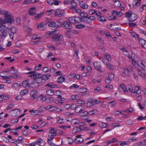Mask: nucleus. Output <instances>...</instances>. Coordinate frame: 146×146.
Here are the masks:
<instances>
[{
	"mask_svg": "<svg viewBox=\"0 0 146 146\" xmlns=\"http://www.w3.org/2000/svg\"><path fill=\"white\" fill-rule=\"evenodd\" d=\"M133 123V121L131 119L128 120L126 122V123L127 125H132Z\"/></svg>",
	"mask_w": 146,
	"mask_h": 146,
	"instance_id": "46",
	"label": "nucleus"
},
{
	"mask_svg": "<svg viewBox=\"0 0 146 146\" xmlns=\"http://www.w3.org/2000/svg\"><path fill=\"white\" fill-rule=\"evenodd\" d=\"M34 77H33V79L35 80L36 78H39L40 77H42V75L39 73L35 74Z\"/></svg>",
	"mask_w": 146,
	"mask_h": 146,
	"instance_id": "33",
	"label": "nucleus"
},
{
	"mask_svg": "<svg viewBox=\"0 0 146 146\" xmlns=\"http://www.w3.org/2000/svg\"><path fill=\"white\" fill-rule=\"evenodd\" d=\"M80 15L81 16V18L82 19V21H83V19H84L88 17V14L85 12H82L80 13Z\"/></svg>",
	"mask_w": 146,
	"mask_h": 146,
	"instance_id": "18",
	"label": "nucleus"
},
{
	"mask_svg": "<svg viewBox=\"0 0 146 146\" xmlns=\"http://www.w3.org/2000/svg\"><path fill=\"white\" fill-rule=\"evenodd\" d=\"M70 106V109H71L72 110H75L76 106L75 104H72L71 106Z\"/></svg>",
	"mask_w": 146,
	"mask_h": 146,
	"instance_id": "54",
	"label": "nucleus"
},
{
	"mask_svg": "<svg viewBox=\"0 0 146 146\" xmlns=\"http://www.w3.org/2000/svg\"><path fill=\"white\" fill-rule=\"evenodd\" d=\"M42 14L43 13H40L39 14H37L35 16V18L36 19H39L41 17Z\"/></svg>",
	"mask_w": 146,
	"mask_h": 146,
	"instance_id": "50",
	"label": "nucleus"
},
{
	"mask_svg": "<svg viewBox=\"0 0 146 146\" xmlns=\"http://www.w3.org/2000/svg\"><path fill=\"white\" fill-rule=\"evenodd\" d=\"M108 123H102V124L101 125V126L100 127L102 128H107L108 127L107 126V125H108Z\"/></svg>",
	"mask_w": 146,
	"mask_h": 146,
	"instance_id": "53",
	"label": "nucleus"
},
{
	"mask_svg": "<svg viewBox=\"0 0 146 146\" xmlns=\"http://www.w3.org/2000/svg\"><path fill=\"white\" fill-rule=\"evenodd\" d=\"M65 78L63 77H60L57 79V81L59 83H62L65 81Z\"/></svg>",
	"mask_w": 146,
	"mask_h": 146,
	"instance_id": "29",
	"label": "nucleus"
},
{
	"mask_svg": "<svg viewBox=\"0 0 146 146\" xmlns=\"http://www.w3.org/2000/svg\"><path fill=\"white\" fill-rule=\"evenodd\" d=\"M106 65L107 68L110 70H112L114 69V66L113 65L110 64L109 62H106Z\"/></svg>",
	"mask_w": 146,
	"mask_h": 146,
	"instance_id": "14",
	"label": "nucleus"
},
{
	"mask_svg": "<svg viewBox=\"0 0 146 146\" xmlns=\"http://www.w3.org/2000/svg\"><path fill=\"white\" fill-rule=\"evenodd\" d=\"M80 130H78V127H76L74 128L72 131V133H75L77 132H79Z\"/></svg>",
	"mask_w": 146,
	"mask_h": 146,
	"instance_id": "44",
	"label": "nucleus"
},
{
	"mask_svg": "<svg viewBox=\"0 0 146 146\" xmlns=\"http://www.w3.org/2000/svg\"><path fill=\"white\" fill-rule=\"evenodd\" d=\"M112 16H111L109 17H108V19L112 21V20H113V19H116L115 17V16L113 15L114 14H113V13H112Z\"/></svg>",
	"mask_w": 146,
	"mask_h": 146,
	"instance_id": "49",
	"label": "nucleus"
},
{
	"mask_svg": "<svg viewBox=\"0 0 146 146\" xmlns=\"http://www.w3.org/2000/svg\"><path fill=\"white\" fill-rule=\"evenodd\" d=\"M37 101H40L42 100V101H45L47 100V99L45 97L43 96L42 95H41L39 96L37 98Z\"/></svg>",
	"mask_w": 146,
	"mask_h": 146,
	"instance_id": "19",
	"label": "nucleus"
},
{
	"mask_svg": "<svg viewBox=\"0 0 146 146\" xmlns=\"http://www.w3.org/2000/svg\"><path fill=\"white\" fill-rule=\"evenodd\" d=\"M79 86L77 84H73L70 87V89H72V88H78Z\"/></svg>",
	"mask_w": 146,
	"mask_h": 146,
	"instance_id": "55",
	"label": "nucleus"
},
{
	"mask_svg": "<svg viewBox=\"0 0 146 146\" xmlns=\"http://www.w3.org/2000/svg\"><path fill=\"white\" fill-rule=\"evenodd\" d=\"M68 20L71 23H75L74 17H70L68 19Z\"/></svg>",
	"mask_w": 146,
	"mask_h": 146,
	"instance_id": "23",
	"label": "nucleus"
},
{
	"mask_svg": "<svg viewBox=\"0 0 146 146\" xmlns=\"http://www.w3.org/2000/svg\"><path fill=\"white\" fill-rule=\"evenodd\" d=\"M42 77H40L39 78H38L37 79L36 78L34 80L35 81H36L38 83L40 84L41 83L42 81Z\"/></svg>",
	"mask_w": 146,
	"mask_h": 146,
	"instance_id": "35",
	"label": "nucleus"
},
{
	"mask_svg": "<svg viewBox=\"0 0 146 146\" xmlns=\"http://www.w3.org/2000/svg\"><path fill=\"white\" fill-rule=\"evenodd\" d=\"M108 104L111 107H113L115 106L116 103L115 101H111L109 102Z\"/></svg>",
	"mask_w": 146,
	"mask_h": 146,
	"instance_id": "43",
	"label": "nucleus"
},
{
	"mask_svg": "<svg viewBox=\"0 0 146 146\" xmlns=\"http://www.w3.org/2000/svg\"><path fill=\"white\" fill-rule=\"evenodd\" d=\"M111 80L110 79V78L108 77L106 79L105 82L107 84H110L111 82Z\"/></svg>",
	"mask_w": 146,
	"mask_h": 146,
	"instance_id": "64",
	"label": "nucleus"
},
{
	"mask_svg": "<svg viewBox=\"0 0 146 146\" xmlns=\"http://www.w3.org/2000/svg\"><path fill=\"white\" fill-rule=\"evenodd\" d=\"M135 54L134 53H132L131 54V58L133 61H134L135 60Z\"/></svg>",
	"mask_w": 146,
	"mask_h": 146,
	"instance_id": "60",
	"label": "nucleus"
},
{
	"mask_svg": "<svg viewBox=\"0 0 146 146\" xmlns=\"http://www.w3.org/2000/svg\"><path fill=\"white\" fill-rule=\"evenodd\" d=\"M76 28L78 29H82L85 27V25H84L80 24L77 25L75 26Z\"/></svg>",
	"mask_w": 146,
	"mask_h": 146,
	"instance_id": "39",
	"label": "nucleus"
},
{
	"mask_svg": "<svg viewBox=\"0 0 146 146\" xmlns=\"http://www.w3.org/2000/svg\"><path fill=\"white\" fill-rule=\"evenodd\" d=\"M23 86L25 88H29L30 86L28 82L27 81L25 80V81H23V83H22Z\"/></svg>",
	"mask_w": 146,
	"mask_h": 146,
	"instance_id": "24",
	"label": "nucleus"
},
{
	"mask_svg": "<svg viewBox=\"0 0 146 146\" xmlns=\"http://www.w3.org/2000/svg\"><path fill=\"white\" fill-rule=\"evenodd\" d=\"M62 36L61 35H58L53 36L52 40L53 41L56 42V46H57L58 44H60V41L62 40Z\"/></svg>",
	"mask_w": 146,
	"mask_h": 146,
	"instance_id": "2",
	"label": "nucleus"
},
{
	"mask_svg": "<svg viewBox=\"0 0 146 146\" xmlns=\"http://www.w3.org/2000/svg\"><path fill=\"white\" fill-rule=\"evenodd\" d=\"M105 56L106 57V58L108 62L110 61L111 59V57L109 54H105Z\"/></svg>",
	"mask_w": 146,
	"mask_h": 146,
	"instance_id": "45",
	"label": "nucleus"
},
{
	"mask_svg": "<svg viewBox=\"0 0 146 146\" xmlns=\"http://www.w3.org/2000/svg\"><path fill=\"white\" fill-rule=\"evenodd\" d=\"M49 136H54L56 135V130H54L53 128L49 130Z\"/></svg>",
	"mask_w": 146,
	"mask_h": 146,
	"instance_id": "10",
	"label": "nucleus"
},
{
	"mask_svg": "<svg viewBox=\"0 0 146 146\" xmlns=\"http://www.w3.org/2000/svg\"><path fill=\"white\" fill-rule=\"evenodd\" d=\"M91 20L89 17H87L86 18H85L84 19H83V21L88 23H91L92 22Z\"/></svg>",
	"mask_w": 146,
	"mask_h": 146,
	"instance_id": "41",
	"label": "nucleus"
},
{
	"mask_svg": "<svg viewBox=\"0 0 146 146\" xmlns=\"http://www.w3.org/2000/svg\"><path fill=\"white\" fill-rule=\"evenodd\" d=\"M119 89L120 91H123L124 92H127L128 90H126L125 89H126V86L124 84H121L119 85Z\"/></svg>",
	"mask_w": 146,
	"mask_h": 146,
	"instance_id": "9",
	"label": "nucleus"
},
{
	"mask_svg": "<svg viewBox=\"0 0 146 146\" xmlns=\"http://www.w3.org/2000/svg\"><path fill=\"white\" fill-rule=\"evenodd\" d=\"M62 26L67 30L71 29L72 28L71 23L69 21H67L63 22Z\"/></svg>",
	"mask_w": 146,
	"mask_h": 146,
	"instance_id": "3",
	"label": "nucleus"
},
{
	"mask_svg": "<svg viewBox=\"0 0 146 146\" xmlns=\"http://www.w3.org/2000/svg\"><path fill=\"white\" fill-rule=\"evenodd\" d=\"M84 140L83 138H81L80 139H78V138H76L75 139L74 141L76 142V143L77 144H78L79 143H81Z\"/></svg>",
	"mask_w": 146,
	"mask_h": 146,
	"instance_id": "28",
	"label": "nucleus"
},
{
	"mask_svg": "<svg viewBox=\"0 0 146 146\" xmlns=\"http://www.w3.org/2000/svg\"><path fill=\"white\" fill-rule=\"evenodd\" d=\"M35 9V7H32L30 8V9L29 11L30 15H33L36 14V12Z\"/></svg>",
	"mask_w": 146,
	"mask_h": 146,
	"instance_id": "12",
	"label": "nucleus"
},
{
	"mask_svg": "<svg viewBox=\"0 0 146 146\" xmlns=\"http://www.w3.org/2000/svg\"><path fill=\"white\" fill-rule=\"evenodd\" d=\"M46 86H48L51 88H54L55 87H56V85H55L54 84H51L50 83H48L46 84Z\"/></svg>",
	"mask_w": 146,
	"mask_h": 146,
	"instance_id": "47",
	"label": "nucleus"
},
{
	"mask_svg": "<svg viewBox=\"0 0 146 146\" xmlns=\"http://www.w3.org/2000/svg\"><path fill=\"white\" fill-rule=\"evenodd\" d=\"M28 90L27 89H24L22 90L20 92L21 95H24L27 94L28 93Z\"/></svg>",
	"mask_w": 146,
	"mask_h": 146,
	"instance_id": "25",
	"label": "nucleus"
},
{
	"mask_svg": "<svg viewBox=\"0 0 146 146\" xmlns=\"http://www.w3.org/2000/svg\"><path fill=\"white\" fill-rule=\"evenodd\" d=\"M78 95H73L72 96V98L73 100H77L78 98Z\"/></svg>",
	"mask_w": 146,
	"mask_h": 146,
	"instance_id": "61",
	"label": "nucleus"
},
{
	"mask_svg": "<svg viewBox=\"0 0 146 146\" xmlns=\"http://www.w3.org/2000/svg\"><path fill=\"white\" fill-rule=\"evenodd\" d=\"M51 76L50 75H43L42 76V79L45 80H46L49 79V77Z\"/></svg>",
	"mask_w": 146,
	"mask_h": 146,
	"instance_id": "34",
	"label": "nucleus"
},
{
	"mask_svg": "<svg viewBox=\"0 0 146 146\" xmlns=\"http://www.w3.org/2000/svg\"><path fill=\"white\" fill-rule=\"evenodd\" d=\"M74 17L75 23H80V22L83 21L81 17H78L74 16Z\"/></svg>",
	"mask_w": 146,
	"mask_h": 146,
	"instance_id": "26",
	"label": "nucleus"
},
{
	"mask_svg": "<svg viewBox=\"0 0 146 146\" xmlns=\"http://www.w3.org/2000/svg\"><path fill=\"white\" fill-rule=\"evenodd\" d=\"M139 43L141 44L143 47L145 48L146 47V41L143 39H139Z\"/></svg>",
	"mask_w": 146,
	"mask_h": 146,
	"instance_id": "17",
	"label": "nucleus"
},
{
	"mask_svg": "<svg viewBox=\"0 0 146 146\" xmlns=\"http://www.w3.org/2000/svg\"><path fill=\"white\" fill-rule=\"evenodd\" d=\"M86 69L88 72L89 73H91L92 71V69L91 67L90 66H87L86 68Z\"/></svg>",
	"mask_w": 146,
	"mask_h": 146,
	"instance_id": "58",
	"label": "nucleus"
},
{
	"mask_svg": "<svg viewBox=\"0 0 146 146\" xmlns=\"http://www.w3.org/2000/svg\"><path fill=\"white\" fill-rule=\"evenodd\" d=\"M3 14L5 16V19H3L4 24L8 23L11 24L15 21V19L12 15L7 11H4Z\"/></svg>",
	"mask_w": 146,
	"mask_h": 146,
	"instance_id": "1",
	"label": "nucleus"
},
{
	"mask_svg": "<svg viewBox=\"0 0 146 146\" xmlns=\"http://www.w3.org/2000/svg\"><path fill=\"white\" fill-rule=\"evenodd\" d=\"M98 20L102 22L106 21V19L102 16H100L99 17H98Z\"/></svg>",
	"mask_w": 146,
	"mask_h": 146,
	"instance_id": "37",
	"label": "nucleus"
},
{
	"mask_svg": "<svg viewBox=\"0 0 146 146\" xmlns=\"http://www.w3.org/2000/svg\"><path fill=\"white\" fill-rule=\"evenodd\" d=\"M138 18V15L136 14H132L129 19V21L133 22L136 20Z\"/></svg>",
	"mask_w": 146,
	"mask_h": 146,
	"instance_id": "7",
	"label": "nucleus"
},
{
	"mask_svg": "<svg viewBox=\"0 0 146 146\" xmlns=\"http://www.w3.org/2000/svg\"><path fill=\"white\" fill-rule=\"evenodd\" d=\"M71 5L72 6V7L71 8V9H74L75 10H76V8L77 7V4L74 2H72L71 3Z\"/></svg>",
	"mask_w": 146,
	"mask_h": 146,
	"instance_id": "32",
	"label": "nucleus"
},
{
	"mask_svg": "<svg viewBox=\"0 0 146 146\" xmlns=\"http://www.w3.org/2000/svg\"><path fill=\"white\" fill-rule=\"evenodd\" d=\"M54 14L56 17H61L64 15V11L63 10L58 9L56 11Z\"/></svg>",
	"mask_w": 146,
	"mask_h": 146,
	"instance_id": "5",
	"label": "nucleus"
},
{
	"mask_svg": "<svg viewBox=\"0 0 146 146\" xmlns=\"http://www.w3.org/2000/svg\"><path fill=\"white\" fill-rule=\"evenodd\" d=\"M8 29L11 30V33L14 34L16 33L17 31V30L16 28L15 27H13L11 28V29L10 28H9L8 27L7 28Z\"/></svg>",
	"mask_w": 146,
	"mask_h": 146,
	"instance_id": "36",
	"label": "nucleus"
},
{
	"mask_svg": "<svg viewBox=\"0 0 146 146\" xmlns=\"http://www.w3.org/2000/svg\"><path fill=\"white\" fill-rule=\"evenodd\" d=\"M80 5L81 7L83 9H86L88 7V5L84 3L83 1L80 2Z\"/></svg>",
	"mask_w": 146,
	"mask_h": 146,
	"instance_id": "13",
	"label": "nucleus"
},
{
	"mask_svg": "<svg viewBox=\"0 0 146 146\" xmlns=\"http://www.w3.org/2000/svg\"><path fill=\"white\" fill-rule=\"evenodd\" d=\"M93 99L92 98H90L88 100V102L87 104V106L88 107H90L94 104L93 103Z\"/></svg>",
	"mask_w": 146,
	"mask_h": 146,
	"instance_id": "16",
	"label": "nucleus"
},
{
	"mask_svg": "<svg viewBox=\"0 0 146 146\" xmlns=\"http://www.w3.org/2000/svg\"><path fill=\"white\" fill-rule=\"evenodd\" d=\"M20 86V85L18 83H15L12 85V87L15 88H17L18 87Z\"/></svg>",
	"mask_w": 146,
	"mask_h": 146,
	"instance_id": "59",
	"label": "nucleus"
},
{
	"mask_svg": "<svg viewBox=\"0 0 146 146\" xmlns=\"http://www.w3.org/2000/svg\"><path fill=\"white\" fill-rule=\"evenodd\" d=\"M131 36L135 38H138L139 39V38L138 37V35L136 34V33L134 32H132L131 33Z\"/></svg>",
	"mask_w": 146,
	"mask_h": 146,
	"instance_id": "42",
	"label": "nucleus"
},
{
	"mask_svg": "<svg viewBox=\"0 0 146 146\" xmlns=\"http://www.w3.org/2000/svg\"><path fill=\"white\" fill-rule=\"evenodd\" d=\"M42 71L44 72H47L48 71V68L47 67H45L43 68Z\"/></svg>",
	"mask_w": 146,
	"mask_h": 146,
	"instance_id": "63",
	"label": "nucleus"
},
{
	"mask_svg": "<svg viewBox=\"0 0 146 146\" xmlns=\"http://www.w3.org/2000/svg\"><path fill=\"white\" fill-rule=\"evenodd\" d=\"M77 102L78 104H84L85 102L84 100H79Z\"/></svg>",
	"mask_w": 146,
	"mask_h": 146,
	"instance_id": "62",
	"label": "nucleus"
},
{
	"mask_svg": "<svg viewBox=\"0 0 146 146\" xmlns=\"http://www.w3.org/2000/svg\"><path fill=\"white\" fill-rule=\"evenodd\" d=\"M37 91L36 90H32L31 93V95L33 99L36 98L37 97Z\"/></svg>",
	"mask_w": 146,
	"mask_h": 146,
	"instance_id": "11",
	"label": "nucleus"
},
{
	"mask_svg": "<svg viewBox=\"0 0 146 146\" xmlns=\"http://www.w3.org/2000/svg\"><path fill=\"white\" fill-rule=\"evenodd\" d=\"M84 110V109L82 106L79 105L77 107L76 106L75 111L76 113H78L83 111Z\"/></svg>",
	"mask_w": 146,
	"mask_h": 146,
	"instance_id": "8",
	"label": "nucleus"
},
{
	"mask_svg": "<svg viewBox=\"0 0 146 146\" xmlns=\"http://www.w3.org/2000/svg\"><path fill=\"white\" fill-rule=\"evenodd\" d=\"M114 75L110 73L109 74L108 77L110 78V79L111 80L114 79Z\"/></svg>",
	"mask_w": 146,
	"mask_h": 146,
	"instance_id": "40",
	"label": "nucleus"
},
{
	"mask_svg": "<svg viewBox=\"0 0 146 146\" xmlns=\"http://www.w3.org/2000/svg\"><path fill=\"white\" fill-rule=\"evenodd\" d=\"M96 13V11L94 10H90L89 11V13L90 15H92Z\"/></svg>",
	"mask_w": 146,
	"mask_h": 146,
	"instance_id": "52",
	"label": "nucleus"
},
{
	"mask_svg": "<svg viewBox=\"0 0 146 146\" xmlns=\"http://www.w3.org/2000/svg\"><path fill=\"white\" fill-rule=\"evenodd\" d=\"M94 66L95 68L100 73L103 72L102 71L101 69V65L99 62H95L93 63Z\"/></svg>",
	"mask_w": 146,
	"mask_h": 146,
	"instance_id": "4",
	"label": "nucleus"
},
{
	"mask_svg": "<svg viewBox=\"0 0 146 146\" xmlns=\"http://www.w3.org/2000/svg\"><path fill=\"white\" fill-rule=\"evenodd\" d=\"M44 24V23H39L38 24L37 26V28H42L44 26V25L43 24Z\"/></svg>",
	"mask_w": 146,
	"mask_h": 146,
	"instance_id": "57",
	"label": "nucleus"
},
{
	"mask_svg": "<svg viewBox=\"0 0 146 146\" xmlns=\"http://www.w3.org/2000/svg\"><path fill=\"white\" fill-rule=\"evenodd\" d=\"M131 12H127L126 13V16L127 18L131 17Z\"/></svg>",
	"mask_w": 146,
	"mask_h": 146,
	"instance_id": "51",
	"label": "nucleus"
},
{
	"mask_svg": "<svg viewBox=\"0 0 146 146\" xmlns=\"http://www.w3.org/2000/svg\"><path fill=\"white\" fill-rule=\"evenodd\" d=\"M129 142V141H127L126 142H123L120 144V145L121 146H124L125 145L128 144Z\"/></svg>",
	"mask_w": 146,
	"mask_h": 146,
	"instance_id": "56",
	"label": "nucleus"
},
{
	"mask_svg": "<svg viewBox=\"0 0 146 146\" xmlns=\"http://www.w3.org/2000/svg\"><path fill=\"white\" fill-rule=\"evenodd\" d=\"M121 5V3L119 1H116L114 2V5L115 7H119Z\"/></svg>",
	"mask_w": 146,
	"mask_h": 146,
	"instance_id": "27",
	"label": "nucleus"
},
{
	"mask_svg": "<svg viewBox=\"0 0 146 146\" xmlns=\"http://www.w3.org/2000/svg\"><path fill=\"white\" fill-rule=\"evenodd\" d=\"M48 26L52 27V28H57L59 27V26L56 24V23L53 21H51L48 23Z\"/></svg>",
	"mask_w": 146,
	"mask_h": 146,
	"instance_id": "6",
	"label": "nucleus"
},
{
	"mask_svg": "<svg viewBox=\"0 0 146 146\" xmlns=\"http://www.w3.org/2000/svg\"><path fill=\"white\" fill-rule=\"evenodd\" d=\"M112 12H113V14H115V15H116L119 17L121 16L122 15V13L121 11L118 12L117 11H113Z\"/></svg>",
	"mask_w": 146,
	"mask_h": 146,
	"instance_id": "30",
	"label": "nucleus"
},
{
	"mask_svg": "<svg viewBox=\"0 0 146 146\" xmlns=\"http://www.w3.org/2000/svg\"><path fill=\"white\" fill-rule=\"evenodd\" d=\"M18 121L19 119H12L11 121V122L12 123L15 124L16 123H18Z\"/></svg>",
	"mask_w": 146,
	"mask_h": 146,
	"instance_id": "48",
	"label": "nucleus"
},
{
	"mask_svg": "<svg viewBox=\"0 0 146 146\" xmlns=\"http://www.w3.org/2000/svg\"><path fill=\"white\" fill-rule=\"evenodd\" d=\"M11 143H14L15 144H16L17 146H20V145L22 143V142L21 141H19V140H16L14 142H11Z\"/></svg>",
	"mask_w": 146,
	"mask_h": 146,
	"instance_id": "38",
	"label": "nucleus"
},
{
	"mask_svg": "<svg viewBox=\"0 0 146 146\" xmlns=\"http://www.w3.org/2000/svg\"><path fill=\"white\" fill-rule=\"evenodd\" d=\"M0 35L2 36L5 37L7 36V34L6 32L4 31L3 30V31H0Z\"/></svg>",
	"mask_w": 146,
	"mask_h": 146,
	"instance_id": "31",
	"label": "nucleus"
},
{
	"mask_svg": "<svg viewBox=\"0 0 146 146\" xmlns=\"http://www.w3.org/2000/svg\"><path fill=\"white\" fill-rule=\"evenodd\" d=\"M49 33V35H50L52 34L53 36H57V35H60L59 34L60 31L59 30H55L54 31H52L51 33L50 32Z\"/></svg>",
	"mask_w": 146,
	"mask_h": 146,
	"instance_id": "15",
	"label": "nucleus"
},
{
	"mask_svg": "<svg viewBox=\"0 0 146 146\" xmlns=\"http://www.w3.org/2000/svg\"><path fill=\"white\" fill-rule=\"evenodd\" d=\"M54 93V91L52 89H49L46 91V94L47 95L49 96L53 95Z\"/></svg>",
	"mask_w": 146,
	"mask_h": 146,
	"instance_id": "21",
	"label": "nucleus"
},
{
	"mask_svg": "<svg viewBox=\"0 0 146 146\" xmlns=\"http://www.w3.org/2000/svg\"><path fill=\"white\" fill-rule=\"evenodd\" d=\"M98 111L96 110H92L88 112V115H93L98 114Z\"/></svg>",
	"mask_w": 146,
	"mask_h": 146,
	"instance_id": "22",
	"label": "nucleus"
},
{
	"mask_svg": "<svg viewBox=\"0 0 146 146\" xmlns=\"http://www.w3.org/2000/svg\"><path fill=\"white\" fill-rule=\"evenodd\" d=\"M39 86L38 84L36 82L31 83L30 86L33 88H37Z\"/></svg>",
	"mask_w": 146,
	"mask_h": 146,
	"instance_id": "20",
	"label": "nucleus"
}]
</instances>
